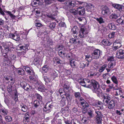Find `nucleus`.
I'll return each mask as SVG.
<instances>
[{"label": "nucleus", "mask_w": 124, "mask_h": 124, "mask_svg": "<svg viewBox=\"0 0 124 124\" xmlns=\"http://www.w3.org/2000/svg\"><path fill=\"white\" fill-rule=\"evenodd\" d=\"M79 82L80 84L84 87L92 89L94 93L99 94L102 93V90L100 88V85L99 83L94 79L90 80L87 79H81Z\"/></svg>", "instance_id": "nucleus-1"}, {"label": "nucleus", "mask_w": 124, "mask_h": 124, "mask_svg": "<svg viewBox=\"0 0 124 124\" xmlns=\"http://www.w3.org/2000/svg\"><path fill=\"white\" fill-rule=\"evenodd\" d=\"M92 102L91 101L89 100V102L91 105L95 107H93V108L98 109V110H102L103 109V104L101 102L98 101L96 103H94V100L92 99Z\"/></svg>", "instance_id": "nucleus-2"}, {"label": "nucleus", "mask_w": 124, "mask_h": 124, "mask_svg": "<svg viewBox=\"0 0 124 124\" xmlns=\"http://www.w3.org/2000/svg\"><path fill=\"white\" fill-rule=\"evenodd\" d=\"M88 34L86 28L85 27H82L79 31L78 35L80 38L84 39L87 36Z\"/></svg>", "instance_id": "nucleus-3"}, {"label": "nucleus", "mask_w": 124, "mask_h": 124, "mask_svg": "<svg viewBox=\"0 0 124 124\" xmlns=\"http://www.w3.org/2000/svg\"><path fill=\"white\" fill-rule=\"evenodd\" d=\"M70 91L71 89L70 87L68 89L63 90V92H64V96L62 97V99L63 98H66L68 100H71V98L70 97Z\"/></svg>", "instance_id": "nucleus-4"}, {"label": "nucleus", "mask_w": 124, "mask_h": 124, "mask_svg": "<svg viewBox=\"0 0 124 124\" xmlns=\"http://www.w3.org/2000/svg\"><path fill=\"white\" fill-rule=\"evenodd\" d=\"M101 51L98 49L94 50L92 54V57L94 59H98L100 55Z\"/></svg>", "instance_id": "nucleus-5"}, {"label": "nucleus", "mask_w": 124, "mask_h": 124, "mask_svg": "<svg viewBox=\"0 0 124 124\" xmlns=\"http://www.w3.org/2000/svg\"><path fill=\"white\" fill-rule=\"evenodd\" d=\"M21 85L23 88L27 91H30L32 87L29 84L24 82H22Z\"/></svg>", "instance_id": "nucleus-6"}, {"label": "nucleus", "mask_w": 124, "mask_h": 124, "mask_svg": "<svg viewBox=\"0 0 124 124\" xmlns=\"http://www.w3.org/2000/svg\"><path fill=\"white\" fill-rule=\"evenodd\" d=\"M116 57L119 59H124V50L122 49L118 50L116 54Z\"/></svg>", "instance_id": "nucleus-7"}, {"label": "nucleus", "mask_w": 124, "mask_h": 124, "mask_svg": "<svg viewBox=\"0 0 124 124\" xmlns=\"http://www.w3.org/2000/svg\"><path fill=\"white\" fill-rule=\"evenodd\" d=\"M101 14L103 15H107L109 14L110 11L109 8L106 6H104L101 8Z\"/></svg>", "instance_id": "nucleus-8"}, {"label": "nucleus", "mask_w": 124, "mask_h": 124, "mask_svg": "<svg viewBox=\"0 0 124 124\" xmlns=\"http://www.w3.org/2000/svg\"><path fill=\"white\" fill-rule=\"evenodd\" d=\"M47 104H46L45 107L43 109V110L44 111H46L47 113H49L52 110L53 105L52 103L49 104L47 106Z\"/></svg>", "instance_id": "nucleus-9"}, {"label": "nucleus", "mask_w": 124, "mask_h": 124, "mask_svg": "<svg viewBox=\"0 0 124 124\" xmlns=\"http://www.w3.org/2000/svg\"><path fill=\"white\" fill-rule=\"evenodd\" d=\"M121 46L120 42L117 40H116L113 43L112 49L113 50L115 51L121 47Z\"/></svg>", "instance_id": "nucleus-10"}, {"label": "nucleus", "mask_w": 124, "mask_h": 124, "mask_svg": "<svg viewBox=\"0 0 124 124\" xmlns=\"http://www.w3.org/2000/svg\"><path fill=\"white\" fill-rule=\"evenodd\" d=\"M112 6L115 8L122 12L124 11V7L121 5L117 4H112Z\"/></svg>", "instance_id": "nucleus-11"}, {"label": "nucleus", "mask_w": 124, "mask_h": 124, "mask_svg": "<svg viewBox=\"0 0 124 124\" xmlns=\"http://www.w3.org/2000/svg\"><path fill=\"white\" fill-rule=\"evenodd\" d=\"M111 96L109 94H106L103 96V103H106V104H108L109 101L111 99Z\"/></svg>", "instance_id": "nucleus-12"}, {"label": "nucleus", "mask_w": 124, "mask_h": 124, "mask_svg": "<svg viewBox=\"0 0 124 124\" xmlns=\"http://www.w3.org/2000/svg\"><path fill=\"white\" fill-rule=\"evenodd\" d=\"M83 6L82 7H79L77 9L78 14L80 16H83L85 14V9Z\"/></svg>", "instance_id": "nucleus-13"}, {"label": "nucleus", "mask_w": 124, "mask_h": 124, "mask_svg": "<svg viewBox=\"0 0 124 124\" xmlns=\"http://www.w3.org/2000/svg\"><path fill=\"white\" fill-rule=\"evenodd\" d=\"M79 62L78 61L73 59L70 61V64L72 68H75L78 67Z\"/></svg>", "instance_id": "nucleus-14"}, {"label": "nucleus", "mask_w": 124, "mask_h": 124, "mask_svg": "<svg viewBox=\"0 0 124 124\" xmlns=\"http://www.w3.org/2000/svg\"><path fill=\"white\" fill-rule=\"evenodd\" d=\"M108 108L110 109L113 108L115 105V103L114 101L112 100L109 102L107 104Z\"/></svg>", "instance_id": "nucleus-15"}, {"label": "nucleus", "mask_w": 124, "mask_h": 124, "mask_svg": "<svg viewBox=\"0 0 124 124\" xmlns=\"http://www.w3.org/2000/svg\"><path fill=\"white\" fill-rule=\"evenodd\" d=\"M24 69L26 71L31 75L35 74V73L33 70L31 69L28 66L24 67Z\"/></svg>", "instance_id": "nucleus-16"}, {"label": "nucleus", "mask_w": 124, "mask_h": 124, "mask_svg": "<svg viewBox=\"0 0 124 124\" xmlns=\"http://www.w3.org/2000/svg\"><path fill=\"white\" fill-rule=\"evenodd\" d=\"M9 35L11 38H12V39L16 41H18L20 39L19 36L18 35L11 34Z\"/></svg>", "instance_id": "nucleus-17"}, {"label": "nucleus", "mask_w": 124, "mask_h": 124, "mask_svg": "<svg viewBox=\"0 0 124 124\" xmlns=\"http://www.w3.org/2000/svg\"><path fill=\"white\" fill-rule=\"evenodd\" d=\"M81 105L84 108L88 107L89 106V105L88 103L86 102L83 98L80 99Z\"/></svg>", "instance_id": "nucleus-18"}, {"label": "nucleus", "mask_w": 124, "mask_h": 124, "mask_svg": "<svg viewBox=\"0 0 124 124\" xmlns=\"http://www.w3.org/2000/svg\"><path fill=\"white\" fill-rule=\"evenodd\" d=\"M83 7H86L87 8H92L93 9L94 8V6L93 4L91 3L87 4V3L83 2Z\"/></svg>", "instance_id": "nucleus-19"}, {"label": "nucleus", "mask_w": 124, "mask_h": 124, "mask_svg": "<svg viewBox=\"0 0 124 124\" xmlns=\"http://www.w3.org/2000/svg\"><path fill=\"white\" fill-rule=\"evenodd\" d=\"M20 45L18 46V47L20 48V50H24L25 51L28 50V47L29 46L27 44H25L24 46H20Z\"/></svg>", "instance_id": "nucleus-20"}, {"label": "nucleus", "mask_w": 124, "mask_h": 124, "mask_svg": "<svg viewBox=\"0 0 124 124\" xmlns=\"http://www.w3.org/2000/svg\"><path fill=\"white\" fill-rule=\"evenodd\" d=\"M118 23L121 24H124V15L122 16L116 20Z\"/></svg>", "instance_id": "nucleus-21"}, {"label": "nucleus", "mask_w": 124, "mask_h": 124, "mask_svg": "<svg viewBox=\"0 0 124 124\" xmlns=\"http://www.w3.org/2000/svg\"><path fill=\"white\" fill-rule=\"evenodd\" d=\"M61 112L63 114L66 115H68L69 113V108L66 107L62 108L61 110Z\"/></svg>", "instance_id": "nucleus-22"}, {"label": "nucleus", "mask_w": 124, "mask_h": 124, "mask_svg": "<svg viewBox=\"0 0 124 124\" xmlns=\"http://www.w3.org/2000/svg\"><path fill=\"white\" fill-rule=\"evenodd\" d=\"M0 113L2 115L6 116L8 114V111L7 109H6L5 108L0 109Z\"/></svg>", "instance_id": "nucleus-23"}, {"label": "nucleus", "mask_w": 124, "mask_h": 124, "mask_svg": "<svg viewBox=\"0 0 124 124\" xmlns=\"http://www.w3.org/2000/svg\"><path fill=\"white\" fill-rule=\"evenodd\" d=\"M80 67L83 68L86 66H88L89 65V63L84 61L80 62Z\"/></svg>", "instance_id": "nucleus-24"}, {"label": "nucleus", "mask_w": 124, "mask_h": 124, "mask_svg": "<svg viewBox=\"0 0 124 124\" xmlns=\"http://www.w3.org/2000/svg\"><path fill=\"white\" fill-rule=\"evenodd\" d=\"M78 31V29L77 27L76 26H74L71 30V31L73 32L72 34H73V36L74 37V38H77V35H76V34Z\"/></svg>", "instance_id": "nucleus-25"}, {"label": "nucleus", "mask_w": 124, "mask_h": 124, "mask_svg": "<svg viewBox=\"0 0 124 124\" xmlns=\"http://www.w3.org/2000/svg\"><path fill=\"white\" fill-rule=\"evenodd\" d=\"M116 65L115 61L110 62L108 64V68H109L112 69Z\"/></svg>", "instance_id": "nucleus-26"}, {"label": "nucleus", "mask_w": 124, "mask_h": 124, "mask_svg": "<svg viewBox=\"0 0 124 124\" xmlns=\"http://www.w3.org/2000/svg\"><path fill=\"white\" fill-rule=\"evenodd\" d=\"M102 43L104 45L107 46H109L112 43L111 41L105 40H103Z\"/></svg>", "instance_id": "nucleus-27"}, {"label": "nucleus", "mask_w": 124, "mask_h": 124, "mask_svg": "<svg viewBox=\"0 0 124 124\" xmlns=\"http://www.w3.org/2000/svg\"><path fill=\"white\" fill-rule=\"evenodd\" d=\"M95 110V113L96 114V117H101L103 116L102 113L100 111V110H98V109L94 108Z\"/></svg>", "instance_id": "nucleus-28"}, {"label": "nucleus", "mask_w": 124, "mask_h": 124, "mask_svg": "<svg viewBox=\"0 0 124 124\" xmlns=\"http://www.w3.org/2000/svg\"><path fill=\"white\" fill-rule=\"evenodd\" d=\"M17 73L19 75H23L25 74L24 70L22 68H18L16 70Z\"/></svg>", "instance_id": "nucleus-29"}, {"label": "nucleus", "mask_w": 124, "mask_h": 124, "mask_svg": "<svg viewBox=\"0 0 124 124\" xmlns=\"http://www.w3.org/2000/svg\"><path fill=\"white\" fill-rule=\"evenodd\" d=\"M45 7L47 8V6L53 2V0H44Z\"/></svg>", "instance_id": "nucleus-30"}, {"label": "nucleus", "mask_w": 124, "mask_h": 124, "mask_svg": "<svg viewBox=\"0 0 124 124\" xmlns=\"http://www.w3.org/2000/svg\"><path fill=\"white\" fill-rule=\"evenodd\" d=\"M51 71L52 72L51 74V75L53 77V79H54L56 77H57L58 74L54 70L52 69Z\"/></svg>", "instance_id": "nucleus-31"}, {"label": "nucleus", "mask_w": 124, "mask_h": 124, "mask_svg": "<svg viewBox=\"0 0 124 124\" xmlns=\"http://www.w3.org/2000/svg\"><path fill=\"white\" fill-rule=\"evenodd\" d=\"M109 29L112 30H115L116 29V27L114 24L113 23H110L108 25Z\"/></svg>", "instance_id": "nucleus-32"}, {"label": "nucleus", "mask_w": 124, "mask_h": 124, "mask_svg": "<svg viewBox=\"0 0 124 124\" xmlns=\"http://www.w3.org/2000/svg\"><path fill=\"white\" fill-rule=\"evenodd\" d=\"M33 105L34 108H38L40 106L39 101H35L33 103Z\"/></svg>", "instance_id": "nucleus-33"}, {"label": "nucleus", "mask_w": 124, "mask_h": 124, "mask_svg": "<svg viewBox=\"0 0 124 124\" xmlns=\"http://www.w3.org/2000/svg\"><path fill=\"white\" fill-rule=\"evenodd\" d=\"M107 65L106 64H104L102 67L100 68L99 71L100 72H102L104 70L105 68L107 67Z\"/></svg>", "instance_id": "nucleus-34"}, {"label": "nucleus", "mask_w": 124, "mask_h": 124, "mask_svg": "<svg viewBox=\"0 0 124 124\" xmlns=\"http://www.w3.org/2000/svg\"><path fill=\"white\" fill-rule=\"evenodd\" d=\"M39 3V1H37L36 0H32L31 4L32 6L35 7L37 6L36 5H38Z\"/></svg>", "instance_id": "nucleus-35"}, {"label": "nucleus", "mask_w": 124, "mask_h": 124, "mask_svg": "<svg viewBox=\"0 0 124 124\" xmlns=\"http://www.w3.org/2000/svg\"><path fill=\"white\" fill-rule=\"evenodd\" d=\"M74 95L75 98L79 99V101H80L81 98H83L81 97L80 93L79 92L75 93Z\"/></svg>", "instance_id": "nucleus-36"}, {"label": "nucleus", "mask_w": 124, "mask_h": 124, "mask_svg": "<svg viewBox=\"0 0 124 124\" xmlns=\"http://www.w3.org/2000/svg\"><path fill=\"white\" fill-rule=\"evenodd\" d=\"M96 123L98 124H101V117H96Z\"/></svg>", "instance_id": "nucleus-37"}, {"label": "nucleus", "mask_w": 124, "mask_h": 124, "mask_svg": "<svg viewBox=\"0 0 124 124\" xmlns=\"http://www.w3.org/2000/svg\"><path fill=\"white\" fill-rule=\"evenodd\" d=\"M35 25L36 27H42L43 26V25H42V24L37 20L35 21Z\"/></svg>", "instance_id": "nucleus-38"}, {"label": "nucleus", "mask_w": 124, "mask_h": 124, "mask_svg": "<svg viewBox=\"0 0 124 124\" xmlns=\"http://www.w3.org/2000/svg\"><path fill=\"white\" fill-rule=\"evenodd\" d=\"M111 79L113 82L115 84H117L118 81L117 78L115 76H113L111 78Z\"/></svg>", "instance_id": "nucleus-39"}, {"label": "nucleus", "mask_w": 124, "mask_h": 124, "mask_svg": "<svg viewBox=\"0 0 124 124\" xmlns=\"http://www.w3.org/2000/svg\"><path fill=\"white\" fill-rule=\"evenodd\" d=\"M96 20L98 21L99 23L101 24L104 23V21L102 17H100L99 18H97Z\"/></svg>", "instance_id": "nucleus-40"}, {"label": "nucleus", "mask_w": 124, "mask_h": 124, "mask_svg": "<svg viewBox=\"0 0 124 124\" xmlns=\"http://www.w3.org/2000/svg\"><path fill=\"white\" fill-rule=\"evenodd\" d=\"M117 17V15L115 14H112L109 16V18L111 19H115Z\"/></svg>", "instance_id": "nucleus-41"}, {"label": "nucleus", "mask_w": 124, "mask_h": 124, "mask_svg": "<svg viewBox=\"0 0 124 124\" xmlns=\"http://www.w3.org/2000/svg\"><path fill=\"white\" fill-rule=\"evenodd\" d=\"M85 57V59L88 62H90L92 61V59L90 56L87 55H86Z\"/></svg>", "instance_id": "nucleus-42"}, {"label": "nucleus", "mask_w": 124, "mask_h": 124, "mask_svg": "<svg viewBox=\"0 0 124 124\" xmlns=\"http://www.w3.org/2000/svg\"><path fill=\"white\" fill-rule=\"evenodd\" d=\"M83 1L75 0V6H78L79 5H83Z\"/></svg>", "instance_id": "nucleus-43"}, {"label": "nucleus", "mask_w": 124, "mask_h": 124, "mask_svg": "<svg viewBox=\"0 0 124 124\" xmlns=\"http://www.w3.org/2000/svg\"><path fill=\"white\" fill-rule=\"evenodd\" d=\"M48 66L47 65H44L42 68V69L45 72H47L48 70Z\"/></svg>", "instance_id": "nucleus-44"}, {"label": "nucleus", "mask_w": 124, "mask_h": 124, "mask_svg": "<svg viewBox=\"0 0 124 124\" xmlns=\"http://www.w3.org/2000/svg\"><path fill=\"white\" fill-rule=\"evenodd\" d=\"M24 117L25 119L27 122H28L29 120V114L28 112H27L25 114V115L24 116Z\"/></svg>", "instance_id": "nucleus-45"}, {"label": "nucleus", "mask_w": 124, "mask_h": 124, "mask_svg": "<svg viewBox=\"0 0 124 124\" xmlns=\"http://www.w3.org/2000/svg\"><path fill=\"white\" fill-rule=\"evenodd\" d=\"M5 119L7 122H10L12 121V117L9 116H7L5 117Z\"/></svg>", "instance_id": "nucleus-46"}, {"label": "nucleus", "mask_w": 124, "mask_h": 124, "mask_svg": "<svg viewBox=\"0 0 124 124\" xmlns=\"http://www.w3.org/2000/svg\"><path fill=\"white\" fill-rule=\"evenodd\" d=\"M70 13L74 15H76L78 14L77 10L74 9H71L70 10Z\"/></svg>", "instance_id": "nucleus-47"}, {"label": "nucleus", "mask_w": 124, "mask_h": 124, "mask_svg": "<svg viewBox=\"0 0 124 124\" xmlns=\"http://www.w3.org/2000/svg\"><path fill=\"white\" fill-rule=\"evenodd\" d=\"M7 90L9 92H11L14 90L13 87L11 85H9L7 87Z\"/></svg>", "instance_id": "nucleus-48"}, {"label": "nucleus", "mask_w": 124, "mask_h": 124, "mask_svg": "<svg viewBox=\"0 0 124 124\" xmlns=\"http://www.w3.org/2000/svg\"><path fill=\"white\" fill-rule=\"evenodd\" d=\"M21 110L23 112H26L27 110V107L26 105H23L21 106Z\"/></svg>", "instance_id": "nucleus-49"}, {"label": "nucleus", "mask_w": 124, "mask_h": 124, "mask_svg": "<svg viewBox=\"0 0 124 124\" xmlns=\"http://www.w3.org/2000/svg\"><path fill=\"white\" fill-rule=\"evenodd\" d=\"M43 78H44V80L45 82H51V80L50 78H48L46 76L44 75L43 77Z\"/></svg>", "instance_id": "nucleus-50"}, {"label": "nucleus", "mask_w": 124, "mask_h": 124, "mask_svg": "<svg viewBox=\"0 0 124 124\" xmlns=\"http://www.w3.org/2000/svg\"><path fill=\"white\" fill-rule=\"evenodd\" d=\"M38 90L41 92H44L45 91V88L44 87L40 86H39L38 88Z\"/></svg>", "instance_id": "nucleus-51"}, {"label": "nucleus", "mask_w": 124, "mask_h": 124, "mask_svg": "<svg viewBox=\"0 0 124 124\" xmlns=\"http://www.w3.org/2000/svg\"><path fill=\"white\" fill-rule=\"evenodd\" d=\"M55 22L52 23L50 24L49 26L51 29H53L55 28Z\"/></svg>", "instance_id": "nucleus-52"}, {"label": "nucleus", "mask_w": 124, "mask_h": 124, "mask_svg": "<svg viewBox=\"0 0 124 124\" xmlns=\"http://www.w3.org/2000/svg\"><path fill=\"white\" fill-rule=\"evenodd\" d=\"M58 53L59 55L62 57H64L65 56V53H63L62 51L60 50H59L58 51Z\"/></svg>", "instance_id": "nucleus-53"}, {"label": "nucleus", "mask_w": 124, "mask_h": 124, "mask_svg": "<svg viewBox=\"0 0 124 124\" xmlns=\"http://www.w3.org/2000/svg\"><path fill=\"white\" fill-rule=\"evenodd\" d=\"M34 75H31V76H30L29 78L31 81H34L36 80V78Z\"/></svg>", "instance_id": "nucleus-54"}, {"label": "nucleus", "mask_w": 124, "mask_h": 124, "mask_svg": "<svg viewBox=\"0 0 124 124\" xmlns=\"http://www.w3.org/2000/svg\"><path fill=\"white\" fill-rule=\"evenodd\" d=\"M87 113L90 116V117H93V114L92 111L90 110L87 112Z\"/></svg>", "instance_id": "nucleus-55"}, {"label": "nucleus", "mask_w": 124, "mask_h": 124, "mask_svg": "<svg viewBox=\"0 0 124 124\" xmlns=\"http://www.w3.org/2000/svg\"><path fill=\"white\" fill-rule=\"evenodd\" d=\"M46 44L48 46H49L50 45H52L53 44V42L51 39H49L47 41Z\"/></svg>", "instance_id": "nucleus-56"}, {"label": "nucleus", "mask_w": 124, "mask_h": 124, "mask_svg": "<svg viewBox=\"0 0 124 124\" xmlns=\"http://www.w3.org/2000/svg\"><path fill=\"white\" fill-rule=\"evenodd\" d=\"M77 39L72 38L70 39V41L71 43L76 44L77 43Z\"/></svg>", "instance_id": "nucleus-57"}, {"label": "nucleus", "mask_w": 124, "mask_h": 124, "mask_svg": "<svg viewBox=\"0 0 124 124\" xmlns=\"http://www.w3.org/2000/svg\"><path fill=\"white\" fill-rule=\"evenodd\" d=\"M36 96L37 99L40 100V101H42V96L40 94L38 93H36Z\"/></svg>", "instance_id": "nucleus-58"}, {"label": "nucleus", "mask_w": 124, "mask_h": 124, "mask_svg": "<svg viewBox=\"0 0 124 124\" xmlns=\"http://www.w3.org/2000/svg\"><path fill=\"white\" fill-rule=\"evenodd\" d=\"M114 58L113 56H109L107 59V60L108 61L112 62V61H115L114 60Z\"/></svg>", "instance_id": "nucleus-59"}, {"label": "nucleus", "mask_w": 124, "mask_h": 124, "mask_svg": "<svg viewBox=\"0 0 124 124\" xmlns=\"http://www.w3.org/2000/svg\"><path fill=\"white\" fill-rule=\"evenodd\" d=\"M2 55L4 57V59L6 61H8L9 59L6 53H3Z\"/></svg>", "instance_id": "nucleus-60"}, {"label": "nucleus", "mask_w": 124, "mask_h": 124, "mask_svg": "<svg viewBox=\"0 0 124 124\" xmlns=\"http://www.w3.org/2000/svg\"><path fill=\"white\" fill-rule=\"evenodd\" d=\"M115 32L111 33L108 35L109 38L110 39L113 38L114 37Z\"/></svg>", "instance_id": "nucleus-61"}, {"label": "nucleus", "mask_w": 124, "mask_h": 124, "mask_svg": "<svg viewBox=\"0 0 124 124\" xmlns=\"http://www.w3.org/2000/svg\"><path fill=\"white\" fill-rule=\"evenodd\" d=\"M109 73H106L103 75V78L105 79L106 78H109Z\"/></svg>", "instance_id": "nucleus-62"}, {"label": "nucleus", "mask_w": 124, "mask_h": 124, "mask_svg": "<svg viewBox=\"0 0 124 124\" xmlns=\"http://www.w3.org/2000/svg\"><path fill=\"white\" fill-rule=\"evenodd\" d=\"M4 50L6 53H8L9 50V48L6 45H4Z\"/></svg>", "instance_id": "nucleus-63"}, {"label": "nucleus", "mask_w": 124, "mask_h": 124, "mask_svg": "<svg viewBox=\"0 0 124 124\" xmlns=\"http://www.w3.org/2000/svg\"><path fill=\"white\" fill-rule=\"evenodd\" d=\"M63 90L68 89L70 88V87L69 85L66 83H65L63 86Z\"/></svg>", "instance_id": "nucleus-64"}]
</instances>
